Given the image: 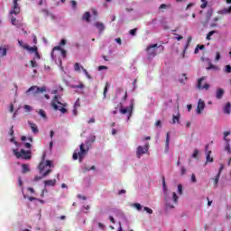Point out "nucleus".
I'll return each instance as SVG.
<instances>
[{
    "mask_svg": "<svg viewBox=\"0 0 231 231\" xmlns=\"http://www.w3.org/2000/svg\"><path fill=\"white\" fill-rule=\"evenodd\" d=\"M177 194H179V196H181V194H183V186H181V184H179L177 186Z\"/></svg>",
    "mask_w": 231,
    "mask_h": 231,
    "instance_id": "29",
    "label": "nucleus"
},
{
    "mask_svg": "<svg viewBox=\"0 0 231 231\" xmlns=\"http://www.w3.org/2000/svg\"><path fill=\"white\" fill-rule=\"evenodd\" d=\"M70 5H71L72 8H76L77 7V2H75V1H71Z\"/></svg>",
    "mask_w": 231,
    "mask_h": 231,
    "instance_id": "51",
    "label": "nucleus"
},
{
    "mask_svg": "<svg viewBox=\"0 0 231 231\" xmlns=\"http://www.w3.org/2000/svg\"><path fill=\"white\" fill-rule=\"evenodd\" d=\"M224 71H225L226 73H231V66H230V65H226V66L225 67Z\"/></svg>",
    "mask_w": 231,
    "mask_h": 231,
    "instance_id": "41",
    "label": "nucleus"
},
{
    "mask_svg": "<svg viewBox=\"0 0 231 231\" xmlns=\"http://www.w3.org/2000/svg\"><path fill=\"white\" fill-rule=\"evenodd\" d=\"M188 79L187 74H181L179 78V82H180V84H187Z\"/></svg>",
    "mask_w": 231,
    "mask_h": 231,
    "instance_id": "25",
    "label": "nucleus"
},
{
    "mask_svg": "<svg viewBox=\"0 0 231 231\" xmlns=\"http://www.w3.org/2000/svg\"><path fill=\"white\" fill-rule=\"evenodd\" d=\"M224 136H225V138H226V136H230V132H225Z\"/></svg>",
    "mask_w": 231,
    "mask_h": 231,
    "instance_id": "62",
    "label": "nucleus"
},
{
    "mask_svg": "<svg viewBox=\"0 0 231 231\" xmlns=\"http://www.w3.org/2000/svg\"><path fill=\"white\" fill-rule=\"evenodd\" d=\"M29 192H31V194H35V190L33 189V188H28Z\"/></svg>",
    "mask_w": 231,
    "mask_h": 231,
    "instance_id": "58",
    "label": "nucleus"
},
{
    "mask_svg": "<svg viewBox=\"0 0 231 231\" xmlns=\"http://www.w3.org/2000/svg\"><path fill=\"white\" fill-rule=\"evenodd\" d=\"M223 95H225V90L223 88H217L216 92V97L219 100L223 98Z\"/></svg>",
    "mask_w": 231,
    "mask_h": 231,
    "instance_id": "23",
    "label": "nucleus"
},
{
    "mask_svg": "<svg viewBox=\"0 0 231 231\" xmlns=\"http://www.w3.org/2000/svg\"><path fill=\"white\" fill-rule=\"evenodd\" d=\"M212 151H208L206 153V163H212L214 162V157L210 156Z\"/></svg>",
    "mask_w": 231,
    "mask_h": 231,
    "instance_id": "19",
    "label": "nucleus"
},
{
    "mask_svg": "<svg viewBox=\"0 0 231 231\" xmlns=\"http://www.w3.org/2000/svg\"><path fill=\"white\" fill-rule=\"evenodd\" d=\"M23 172H28L30 171V168L26 164L22 165Z\"/></svg>",
    "mask_w": 231,
    "mask_h": 231,
    "instance_id": "37",
    "label": "nucleus"
},
{
    "mask_svg": "<svg viewBox=\"0 0 231 231\" xmlns=\"http://www.w3.org/2000/svg\"><path fill=\"white\" fill-rule=\"evenodd\" d=\"M38 114L40 115V116H42V118H44L46 120V112L42 109H40L38 111Z\"/></svg>",
    "mask_w": 231,
    "mask_h": 231,
    "instance_id": "31",
    "label": "nucleus"
},
{
    "mask_svg": "<svg viewBox=\"0 0 231 231\" xmlns=\"http://www.w3.org/2000/svg\"><path fill=\"white\" fill-rule=\"evenodd\" d=\"M208 17H212V14H214V11L213 10H209L208 12Z\"/></svg>",
    "mask_w": 231,
    "mask_h": 231,
    "instance_id": "61",
    "label": "nucleus"
},
{
    "mask_svg": "<svg viewBox=\"0 0 231 231\" xmlns=\"http://www.w3.org/2000/svg\"><path fill=\"white\" fill-rule=\"evenodd\" d=\"M23 109H24L25 113H30V111H32V106L25 105L23 106Z\"/></svg>",
    "mask_w": 231,
    "mask_h": 231,
    "instance_id": "40",
    "label": "nucleus"
},
{
    "mask_svg": "<svg viewBox=\"0 0 231 231\" xmlns=\"http://www.w3.org/2000/svg\"><path fill=\"white\" fill-rule=\"evenodd\" d=\"M194 53H195V54L199 53V45H198V46L196 47V49H195V51H194Z\"/></svg>",
    "mask_w": 231,
    "mask_h": 231,
    "instance_id": "53",
    "label": "nucleus"
},
{
    "mask_svg": "<svg viewBox=\"0 0 231 231\" xmlns=\"http://www.w3.org/2000/svg\"><path fill=\"white\" fill-rule=\"evenodd\" d=\"M89 17H91V15L89 14L88 12L85 13L83 15L84 21H87L88 23H89Z\"/></svg>",
    "mask_w": 231,
    "mask_h": 231,
    "instance_id": "33",
    "label": "nucleus"
},
{
    "mask_svg": "<svg viewBox=\"0 0 231 231\" xmlns=\"http://www.w3.org/2000/svg\"><path fill=\"white\" fill-rule=\"evenodd\" d=\"M51 106L53 107V109H55V111H60V113H62L64 115V113H67V106L68 104L62 102V100L60 99V97L55 96L52 102H51Z\"/></svg>",
    "mask_w": 231,
    "mask_h": 231,
    "instance_id": "3",
    "label": "nucleus"
},
{
    "mask_svg": "<svg viewBox=\"0 0 231 231\" xmlns=\"http://www.w3.org/2000/svg\"><path fill=\"white\" fill-rule=\"evenodd\" d=\"M149 151V143H146L143 146L140 145L136 149V156L137 158H142L143 154H147Z\"/></svg>",
    "mask_w": 231,
    "mask_h": 231,
    "instance_id": "8",
    "label": "nucleus"
},
{
    "mask_svg": "<svg viewBox=\"0 0 231 231\" xmlns=\"http://www.w3.org/2000/svg\"><path fill=\"white\" fill-rule=\"evenodd\" d=\"M31 65H32V68H37V61L35 60H31Z\"/></svg>",
    "mask_w": 231,
    "mask_h": 231,
    "instance_id": "47",
    "label": "nucleus"
},
{
    "mask_svg": "<svg viewBox=\"0 0 231 231\" xmlns=\"http://www.w3.org/2000/svg\"><path fill=\"white\" fill-rule=\"evenodd\" d=\"M225 142H226V144L225 146V151H226V152L231 153V148H230V139L227 138H224Z\"/></svg>",
    "mask_w": 231,
    "mask_h": 231,
    "instance_id": "26",
    "label": "nucleus"
},
{
    "mask_svg": "<svg viewBox=\"0 0 231 231\" xmlns=\"http://www.w3.org/2000/svg\"><path fill=\"white\" fill-rule=\"evenodd\" d=\"M120 113L121 115H128V120H129L133 113V105H130L129 106H122L120 108Z\"/></svg>",
    "mask_w": 231,
    "mask_h": 231,
    "instance_id": "10",
    "label": "nucleus"
},
{
    "mask_svg": "<svg viewBox=\"0 0 231 231\" xmlns=\"http://www.w3.org/2000/svg\"><path fill=\"white\" fill-rule=\"evenodd\" d=\"M183 39V36L181 35H178L177 37H175L176 41H181Z\"/></svg>",
    "mask_w": 231,
    "mask_h": 231,
    "instance_id": "56",
    "label": "nucleus"
},
{
    "mask_svg": "<svg viewBox=\"0 0 231 231\" xmlns=\"http://www.w3.org/2000/svg\"><path fill=\"white\" fill-rule=\"evenodd\" d=\"M77 107H80V104H79V101H76L74 104V108L77 109Z\"/></svg>",
    "mask_w": 231,
    "mask_h": 231,
    "instance_id": "57",
    "label": "nucleus"
},
{
    "mask_svg": "<svg viewBox=\"0 0 231 231\" xmlns=\"http://www.w3.org/2000/svg\"><path fill=\"white\" fill-rule=\"evenodd\" d=\"M102 69H107V66H99L98 71H102Z\"/></svg>",
    "mask_w": 231,
    "mask_h": 231,
    "instance_id": "50",
    "label": "nucleus"
},
{
    "mask_svg": "<svg viewBox=\"0 0 231 231\" xmlns=\"http://www.w3.org/2000/svg\"><path fill=\"white\" fill-rule=\"evenodd\" d=\"M18 44L20 48H23V50H26L27 51H30V53H34L35 59H41V55L39 54V51H37V46L30 47L28 43L18 41Z\"/></svg>",
    "mask_w": 231,
    "mask_h": 231,
    "instance_id": "5",
    "label": "nucleus"
},
{
    "mask_svg": "<svg viewBox=\"0 0 231 231\" xmlns=\"http://www.w3.org/2000/svg\"><path fill=\"white\" fill-rule=\"evenodd\" d=\"M131 207H133L134 208H136V210H138L139 212L142 210V204L140 203L132 204Z\"/></svg>",
    "mask_w": 231,
    "mask_h": 231,
    "instance_id": "28",
    "label": "nucleus"
},
{
    "mask_svg": "<svg viewBox=\"0 0 231 231\" xmlns=\"http://www.w3.org/2000/svg\"><path fill=\"white\" fill-rule=\"evenodd\" d=\"M158 48V44H152V45H150L148 48H147V53L148 55H150V57H154V55H156V49Z\"/></svg>",
    "mask_w": 231,
    "mask_h": 231,
    "instance_id": "13",
    "label": "nucleus"
},
{
    "mask_svg": "<svg viewBox=\"0 0 231 231\" xmlns=\"http://www.w3.org/2000/svg\"><path fill=\"white\" fill-rule=\"evenodd\" d=\"M11 23L14 26H17L18 28L21 27V23H19V21L14 18H12Z\"/></svg>",
    "mask_w": 231,
    "mask_h": 231,
    "instance_id": "30",
    "label": "nucleus"
},
{
    "mask_svg": "<svg viewBox=\"0 0 231 231\" xmlns=\"http://www.w3.org/2000/svg\"><path fill=\"white\" fill-rule=\"evenodd\" d=\"M24 147H26V149H30L32 147V144H30V143H25Z\"/></svg>",
    "mask_w": 231,
    "mask_h": 231,
    "instance_id": "55",
    "label": "nucleus"
},
{
    "mask_svg": "<svg viewBox=\"0 0 231 231\" xmlns=\"http://www.w3.org/2000/svg\"><path fill=\"white\" fill-rule=\"evenodd\" d=\"M28 125H29L30 128L32 129L33 134H39V128L37 127V125L35 123L29 121Z\"/></svg>",
    "mask_w": 231,
    "mask_h": 231,
    "instance_id": "18",
    "label": "nucleus"
},
{
    "mask_svg": "<svg viewBox=\"0 0 231 231\" xmlns=\"http://www.w3.org/2000/svg\"><path fill=\"white\" fill-rule=\"evenodd\" d=\"M156 127H162V121H157L155 123Z\"/></svg>",
    "mask_w": 231,
    "mask_h": 231,
    "instance_id": "54",
    "label": "nucleus"
},
{
    "mask_svg": "<svg viewBox=\"0 0 231 231\" xmlns=\"http://www.w3.org/2000/svg\"><path fill=\"white\" fill-rule=\"evenodd\" d=\"M60 44H61V46H65L66 45V40H61Z\"/></svg>",
    "mask_w": 231,
    "mask_h": 231,
    "instance_id": "63",
    "label": "nucleus"
},
{
    "mask_svg": "<svg viewBox=\"0 0 231 231\" xmlns=\"http://www.w3.org/2000/svg\"><path fill=\"white\" fill-rule=\"evenodd\" d=\"M51 167H53V162L43 160L39 165L40 174L48 176L51 172Z\"/></svg>",
    "mask_w": 231,
    "mask_h": 231,
    "instance_id": "4",
    "label": "nucleus"
},
{
    "mask_svg": "<svg viewBox=\"0 0 231 231\" xmlns=\"http://www.w3.org/2000/svg\"><path fill=\"white\" fill-rule=\"evenodd\" d=\"M214 33H216V32H214V31L209 32L208 33V35H207V40H208V41H210V37H211L212 35H214Z\"/></svg>",
    "mask_w": 231,
    "mask_h": 231,
    "instance_id": "43",
    "label": "nucleus"
},
{
    "mask_svg": "<svg viewBox=\"0 0 231 231\" xmlns=\"http://www.w3.org/2000/svg\"><path fill=\"white\" fill-rule=\"evenodd\" d=\"M17 1L19 0H14L13 8L11 9V14H14V15H17V14L21 12V8H19V5H17Z\"/></svg>",
    "mask_w": 231,
    "mask_h": 231,
    "instance_id": "15",
    "label": "nucleus"
},
{
    "mask_svg": "<svg viewBox=\"0 0 231 231\" xmlns=\"http://www.w3.org/2000/svg\"><path fill=\"white\" fill-rule=\"evenodd\" d=\"M198 154H199V151L194 150V152L192 153V158H198Z\"/></svg>",
    "mask_w": 231,
    "mask_h": 231,
    "instance_id": "45",
    "label": "nucleus"
},
{
    "mask_svg": "<svg viewBox=\"0 0 231 231\" xmlns=\"http://www.w3.org/2000/svg\"><path fill=\"white\" fill-rule=\"evenodd\" d=\"M94 26L97 28L98 33H102L106 30V25L102 22H96Z\"/></svg>",
    "mask_w": 231,
    "mask_h": 231,
    "instance_id": "16",
    "label": "nucleus"
},
{
    "mask_svg": "<svg viewBox=\"0 0 231 231\" xmlns=\"http://www.w3.org/2000/svg\"><path fill=\"white\" fill-rule=\"evenodd\" d=\"M203 62L205 64H208V67L206 68V69H216V66L212 64V61L208 58H202Z\"/></svg>",
    "mask_w": 231,
    "mask_h": 231,
    "instance_id": "17",
    "label": "nucleus"
},
{
    "mask_svg": "<svg viewBox=\"0 0 231 231\" xmlns=\"http://www.w3.org/2000/svg\"><path fill=\"white\" fill-rule=\"evenodd\" d=\"M43 91H46V88H39V87H31L27 91L26 94L30 95V93H33L34 95L37 93H43Z\"/></svg>",
    "mask_w": 231,
    "mask_h": 231,
    "instance_id": "11",
    "label": "nucleus"
},
{
    "mask_svg": "<svg viewBox=\"0 0 231 231\" xmlns=\"http://www.w3.org/2000/svg\"><path fill=\"white\" fill-rule=\"evenodd\" d=\"M230 13H231V6L227 8H224L217 12L218 15H227Z\"/></svg>",
    "mask_w": 231,
    "mask_h": 231,
    "instance_id": "20",
    "label": "nucleus"
},
{
    "mask_svg": "<svg viewBox=\"0 0 231 231\" xmlns=\"http://www.w3.org/2000/svg\"><path fill=\"white\" fill-rule=\"evenodd\" d=\"M130 35H136V29H133L130 31Z\"/></svg>",
    "mask_w": 231,
    "mask_h": 231,
    "instance_id": "52",
    "label": "nucleus"
},
{
    "mask_svg": "<svg viewBox=\"0 0 231 231\" xmlns=\"http://www.w3.org/2000/svg\"><path fill=\"white\" fill-rule=\"evenodd\" d=\"M178 199H180V197L176 192L171 190L164 192V208L166 210L175 208L176 205H178Z\"/></svg>",
    "mask_w": 231,
    "mask_h": 231,
    "instance_id": "1",
    "label": "nucleus"
},
{
    "mask_svg": "<svg viewBox=\"0 0 231 231\" xmlns=\"http://www.w3.org/2000/svg\"><path fill=\"white\" fill-rule=\"evenodd\" d=\"M56 183H57V180L55 179L44 181L45 187H55Z\"/></svg>",
    "mask_w": 231,
    "mask_h": 231,
    "instance_id": "22",
    "label": "nucleus"
},
{
    "mask_svg": "<svg viewBox=\"0 0 231 231\" xmlns=\"http://www.w3.org/2000/svg\"><path fill=\"white\" fill-rule=\"evenodd\" d=\"M205 101L203 99H199L196 108L197 115H201L205 111Z\"/></svg>",
    "mask_w": 231,
    "mask_h": 231,
    "instance_id": "9",
    "label": "nucleus"
},
{
    "mask_svg": "<svg viewBox=\"0 0 231 231\" xmlns=\"http://www.w3.org/2000/svg\"><path fill=\"white\" fill-rule=\"evenodd\" d=\"M179 122H180V114H178L177 116H173L172 124H176Z\"/></svg>",
    "mask_w": 231,
    "mask_h": 231,
    "instance_id": "32",
    "label": "nucleus"
},
{
    "mask_svg": "<svg viewBox=\"0 0 231 231\" xmlns=\"http://www.w3.org/2000/svg\"><path fill=\"white\" fill-rule=\"evenodd\" d=\"M42 178H46V176H43L42 174L41 176H35L34 181H40V180H42Z\"/></svg>",
    "mask_w": 231,
    "mask_h": 231,
    "instance_id": "42",
    "label": "nucleus"
},
{
    "mask_svg": "<svg viewBox=\"0 0 231 231\" xmlns=\"http://www.w3.org/2000/svg\"><path fill=\"white\" fill-rule=\"evenodd\" d=\"M88 124H95V117H90Z\"/></svg>",
    "mask_w": 231,
    "mask_h": 231,
    "instance_id": "49",
    "label": "nucleus"
},
{
    "mask_svg": "<svg viewBox=\"0 0 231 231\" xmlns=\"http://www.w3.org/2000/svg\"><path fill=\"white\" fill-rule=\"evenodd\" d=\"M10 142L15 145V149H13V153L16 158H21L22 160H30L32 158L31 151H24V149H20L21 144L15 141V139L11 138Z\"/></svg>",
    "mask_w": 231,
    "mask_h": 231,
    "instance_id": "2",
    "label": "nucleus"
},
{
    "mask_svg": "<svg viewBox=\"0 0 231 231\" xmlns=\"http://www.w3.org/2000/svg\"><path fill=\"white\" fill-rule=\"evenodd\" d=\"M106 93H107V84H106V88L104 89V97H106Z\"/></svg>",
    "mask_w": 231,
    "mask_h": 231,
    "instance_id": "64",
    "label": "nucleus"
},
{
    "mask_svg": "<svg viewBox=\"0 0 231 231\" xmlns=\"http://www.w3.org/2000/svg\"><path fill=\"white\" fill-rule=\"evenodd\" d=\"M83 172H88V171H95V166L92 167H85L82 169Z\"/></svg>",
    "mask_w": 231,
    "mask_h": 231,
    "instance_id": "39",
    "label": "nucleus"
},
{
    "mask_svg": "<svg viewBox=\"0 0 231 231\" xmlns=\"http://www.w3.org/2000/svg\"><path fill=\"white\" fill-rule=\"evenodd\" d=\"M230 107H231L230 103H227L225 106V113H227V115L230 114Z\"/></svg>",
    "mask_w": 231,
    "mask_h": 231,
    "instance_id": "36",
    "label": "nucleus"
},
{
    "mask_svg": "<svg viewBox=\"0 0 231 231\" xmlns=\"http://www.w3.org/2000/svg\"><path fill=\"white\" fill-rule=\"evenodd\" d=\"M116 42H117V44H122V39L116 38Z\"/></svg>",
    "mask_w": 231,
    "mask_h": 231,
    "instance_id": "60",
    "label": "nucleus"
},
{
    "mask_svg": "<svg viewBox=\"0 0 231 231\" xmlns=\"http://www.w3.org/2000/svg\"><path fill=\"white\" fill-rule=\"evenodd\" d=\"M52 59L56 60L57 57L58 59H60V57H63L65 59L66 57V51L62 50L60 46L54 47L51 53Z\"/></svg>",
    "mask_w": 231,
    "mask_h": 231,
    "instance_id": "7",
    "label": "nucleus"
},
{
    "mask_svg": "<svg viewBox=\"0 0 231 231\" xmlns=\"http://www.w3.org/2000/svg\"><path fill=\"white\" fill-rule=\"evenodd\" d=\"M5 55H6V48L1 47L0 48V59L3 57H5Z\"/></svg>",
    "mask_w": 231,
    "mask_h": 231,
    "instance_id": "27",
    "label": "nucleus"
},
{
    "mask_svg": "<svg viewBox=\"0 0 231 231\" xmlns=\"http://www.w3.org/2000/svg\"><path fill=\"white\" fill-rule=\"evenodd\" d=\"M219 178H220L219 173L216 175L214 178H212L214 189H217V186L219 185Z\"/></svg>",
    "mask_w": 231,
    "mask_h": 231,
    "instance_id": "21",
    "label": "nucleus"
},
{
    "mask_svg": "<svg viewBox=\"0 0 231 231\" xmlns=\"http://www.w3.org/2000/svg\"><path fill=\"white\" fill-rule=\"evenodd\" d=\"M207 77H202L201 79H199L198 81V88L201 90L205 89L206 91L208 90L210 88V85L208 83L203 84V80H206Z\"/></svg>",
    "mask_w": 231,
    "mask_h": 231,
    "instance_id": "12",
    "label": "nucleus"
},
{
    "mask_svg": "<svg viewBox=\"0 0 231 231\" xmlns=\"http://www.w3.org/2000/svg\"><path fill=\"white\" fill-rule=\"evenodd\" d=\"M191 181H192V183H196L198 181V180L196 179V175L195 174L191 175Z\"/></svg>",
    "mask_w": 231,
    "mask_h": 231,
    "instance_id": "46",
    "label": "nucleus"
},
{
    "mask_svg": "<svg viewBox=\"0 0 231 231\" xmlns=\"http://www.w3.org/2000/svg\"><path fill=\"white\" fill-rule=\"evenodd\" d=\"M208 5V2L207 0H201L200 8H207V5Z\"/></svg>",
    "mask_w": 231,
    "mask_h": 231,
    "instance_id": "35",
    "label": "nucleus"
},
{
    "mask_svg": "<svg viewBox=\"0 0 231 231\" xmlns=\"http://www.w3.org/2000/svg\"><path fill=\"white\" fill-rule=\"evenodd\" d=\"M88 154V149L84 148V143L79 145V150H75L72 158L73 160H79L81 162L84 160V156Z\"/></svg>",
    "mask_w": 231,
    "mask_h": 231,
    "instance_id": "6",
    "label": "nucleus"
},
{
    "mask_svg": "<svg viewBox=\"0 0 231 231\" xmlns=\"http://www.w3.org/2000/svg\"><path fill=\"white\" fill-rule=\"evenodd\" d=\"M143 210L147 212V214H152V210L150 208L144 207Z\"/></svg>",
    "mask_w": 231,
    "mask_h": 231,
    "instance_id": "44",
    "label": "nucleus"
},
{
    "mask_svg": "<svg viewBox=\"0 0 231 231\" xmlns=\"http://www.w3.org/2000/svg\"><path fill=\"white\" fill-rule=\"evenodd\" d=\"M74 69H75V71H80V69H82V71L85 73L87 79H91V76L89 75L88 70H86V69H84L82 66H80V64L76 63L74 65Z\"/></svg>",
    "mask_w": 231,
    "mask_h": 231,
    "instance_id": "14",
    "label": "nucleus"
},
{
    "mask_svg": "<svg viewBox=\"0 0 231 231\" xmlns=\"http://www.w3.org/2000/svg\"><path fill=\"white\" fill-rule=\"evenodd\" d=\"M169 143H171V134L167 133L166 134V143H165V152H169Z\"/></svg>",
    "mask_w": 231,
    "mask_h": 231,
    "instance_id": "24",
    "label": "nucleus"
},
{
    "mask_svg": "<svg viewBox=\"0 0 231 231\" xmlns=\"http://www.w3.org/2000/svg\"><path fill=\"white\" fill-rule=\"evenodd\" d=\"M162 189L164 193L169 191V189L167 188V184L165 183V180H163L162 181Z\"/></svg>",
    "mask_w": 231,
    "mask_h": 231,
    "instance_id": "38",
    "label": "nucleus"
},
{
    "mask_svg": "<svg viewBox=\"0 0 231 231\" xmlns=\"http://www.w3.org/2000/svg\"><path fill=\"white\" fill-rule=\"evenodd\" d=\"M219 59H221V54L219 53V52H217L216 53V59H215V60H219Z\"/></svg>",
    "mask_w": 231,
    "mask_h": 231,
    "instance_id": "48",
    "label": "nucleus"
},
{
    "mask_svg": "<svg viewBox=\"0 0 231 231\" xmlns=\"http://www.w3.org/2000/svg\"><path fill=\"white\" fill-rule=\"evenodd\" d=\"M72 88L73 89H78V88L84 89V84L79 83V85H73Z\"/></svg>",
    "mask_w": 231,
    "mask_h": 231,
    "instance_id": "34",
    "label": "nucleus"
},
{
    "mask_svg": "<svg viewBox=\"0 0 231 231\" xmlns=\"http://www.w3.org/2000/svg\"><path fill=\"white\" fill-rule=\"evenodd\" d=\"M187 109L189 112L192 111V105H187Z\"/></svg>",
    "mask_w": 231,
    "mask_h": 231,
    "instance_id": "59",
    "label": "nucleus"
}]
</instances>
